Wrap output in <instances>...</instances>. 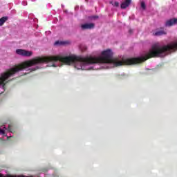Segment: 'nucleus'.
Instances as JSON below:
<instances>
[{
	"label": "nucleus",
	"instance_id": "1",
	"mask_svg": "<svg viewBox=\"0 0 177 177\" xmlns=\"http://www.w3.org/2000/svg\"><path fill=\"white\" fill-rule=\"evenodd\" d=\"M16 53H17V55H19L20 56H24L25 57H30L32 56V51H28L27 50L17 49Z\"/></svg>",
	"mask_w": 177,
	"mask_h": 177
},
{
	"label": "nucleus",
	"instance_id": "2",
	"mask_svg": "<svg viewBox=\"0 0 177 177\" xmlns=\"http://www.w3.org/2000/svg\"><path fill=\"white\" fill-rule=\"evenodd\" d=\"M154 37H161L162 35H167V32L164 30V28H160V29H156L155 32H153Z\"/></svg>",
	"mask_w": 177,
	"mask_h": 177
},
{
	"label": "nucleus",
	"instance_id": "3",
	"mask_svg": "<svg viewBox=\"0 0 177 177\" xmlns=\"http://www.w3.org/2000/svg\"><path fill=\"white\" fill-rule=\"evenodd\" d=\"M82 30H92V28H95V24H84L81 25Z\"/></svg>",
	"mask_w": 177,
	"mask_h": 177
},
{
	"label": "nucleus",
	"instance_id": "4",
	"mask_svg": "<svg viewBox=\"0 0 177 177\" xmlns=\"http://www.w3.org/2000/svg\"><path fill=\"white\" fill-rule=\"evenodd\" d=\"M176 23H177V18L171 19L166 21L165 26L166 27H171V26L176 24Z\"/></svg>",
	"mask_w": 177,
	"mask_h": 177
},
{
	"label": "nucleus",
	"instance_id": "5",
	"mask_svg": "<svg viewBox=\"0 0 177 177\" xmlns=\"http://www.w3.org/2000/svg\"><path fill=\"white\" fill-rule=\"evenodd\" d=\"M131 2H132V0H125L120 5L121 9H127V8H128V6H129V5H131Z\"/></svg>",
	"mask_w": 177,
	"mask_h": 177
},
{
	"label": "nucleus",
	"instance_id": "6",
	"mask_svg": "<svg viewBox=\"0 0 177 177\" xmlns=\"http://www.w3.org/2000/svg\"><path fill=\"white\" fill-rule=\"evenodd\" d=\"M55 46H64V45H67V41H56L54 43Z\"/></svg>",
	"mask_w": 177,
	"mask_h": 177
},
{
	"label": "nucleus",
	"instance_id": "7",
	"mask_svg": "<svg viewBox=\"0 0 177 177\" xmlns=\"http://www.w3.org/2000/svg\"><path fill=\"white\" fill-rule=\"evenodd\" d=\"M9 20L8 17H3L0 19V27H2L3 24H5L6 21H8Z\"/></svg>",
	"mask_w": 177,
	"mask_h": 177
},
{
	"label": "nucleus",
	"instance_id": "8",
	"mask_svg": "<svg viewBox=\"0 0 177 177\" xmlns=\"http://www.w3.org/2000/svg\"><path fill=\"white\" fill-rule=\"evenodd\" d=\"M111 5H113V6H115V8H118V6H120V3H118V1H110Z\"/></svg>",
	"mask_w": 177,
	"mask_h": 177
},
{
	"label": "nucleus",
	"instance_id": "9",
	"mask_svg": "<svg viewBox=\"0 0 177 177\" xmlns=\"http://www.w3.org/2000/svg\"><path fill=\"white\" fill-rule=\"evenodd\" d=\"M140 6L143 10H146V3L145 1L141 2Z\"/></svg>",
	"mask_w": 177,
	"mask_h": 177
},
{
	"label": "nucleus",
	"instance_id": "10",
	"mask_svg": "<svg viewBox=\"0 0 177 177\" xmlns=\"http://www.w3.org/2000/svg\"><path fill=\"white\" fill-rule=\"evenodd\" d=\"M8 131L9 132H11L12 133H13V129H12V125L11 124H9L8 125Z\"/></svg>",
	"mask_w": 177,
	"mask_h": 177
},
{
	"label": "nucleus",
	"instance_id": "11",
	"mask_svg": "<svg viewBox=\"0 0 177 177\" xmlns=\"http://www.w3.org/2000/svg\"><path fill=\"white\" fill-rule=\"evenodd\" d=\"M0 133H2V135H5V130L0 129Z\"/></svg>",
	"mask_w": 177,
	"mask_h": 177
},
{
	"label": "nucleus",
	"instance_id": "12",
	"mask_svg": "<svg viewBox=\"0 0 177 177\" xmlns=\"http://www.w3.org/2000/svg\"><path fill=\"white\" fill-rule=\"evenodd\" d=\"M38 68H39V67L36 66L35 68H32V71H35V70H38Z\"/></svg>",
	"mask_w": 177,
	"mask_h": 177
},
{
	"label": "nucleus",
	"instance_id": "13",
	"mask_svg": "<svg viewBox=\"0 0 177 177\" xmlns=\"http://www.w3.org/2000/svg\"><path fill=\"white\" fill-rule=\"evenodd\" d=\"M91 19H99L98 16H93L91 17Z\"/></svg>",
	"mask_w": 177,
	"mask_h": 177
},
{
	"label": "nucleus",
	"instance_id": "14",
	"mask_svg": "<svg viewBox=\"0 0 177 177\" xmlns=\"http://www.w3.org/2000/svg\"><path fill=\"white\" fill-rule=\"evenodd\" d=\"M52 66H53V67H56V65L53 64Z\"/></svg>",
	"mask_w": 177,
	"mask_h": 177
},
{
	"label": "nucleus",
	"instance_id": "15",
	"mask_svg": "<svg viewBox=\"0 0 177 177\" xmlns=\"http://www.w3.org/2000/svg\"><path fill=\"white\" fill-rule=\"evenodd\" d=\"M129 32H132V30H129Z\"/></svg>",
	"mask_w": 177,
	"mask_h": 177
},
{
	"label": "nucleus",
	"instance_id": "16",
	"mask_svg": "<svg viewBox=\"0 0 177 177\" xmlns=\"http://www.w3.org/2000/svg\"><path fill=\"white\" fill-rule=\"evenodd\" d=\"M67 44H70L68 41H67Z\"/></svg>",
	"mask_w": 177,
	"mask_h": 177
},
{
	"label": "nucleus",
	"instance_id": "17",
	"mask_svg": "<svg viewBox=\"0 0 177 177\" xmlns=\"http://www.w3.org/2000/svg\"><path fill=\"white\" fill-rule=\"evenodd\" d=\"M4 129H6V127H4Z\"/></svg>",
	"mask_w": 177,
	"mask_h": 177
}]
</instances>
